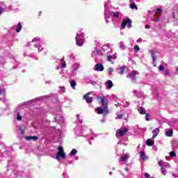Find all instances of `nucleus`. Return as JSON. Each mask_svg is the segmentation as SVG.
Instances as JSON below:
<instances>
[{
	"label": "nucleus",
	"instance_id": "nucleus-1",
	"mask_svg": "<svg viewBox=\"0 0 178 178\" xmlns=\"http://www.w3.org/2000/svg\"><path fill=\"white\" fill-rule=\"evenodd\" d=\"M31 45L35 47V48H38L39 52H41V51L43 49L42 45H44V40L38 37L35 38L32 40V42L26 44L27 47H30Z\"/></svg>",
	"mask_w": 178,
	"mask_h": 178
},
{
	"label": "nucleus",
	"instance_id": "nucleus-2",
	"mask_svg": "<svg viewBox=\"0 0 178 178\" xmlns=\"http://www.w3.org/2000/svg\"><path fill=\"white\" fill-rule=\"evenodd\" d=\"M75 40L78 47H83V44H84V41L86 40V34L83 32V29L77 32Z\"/></svg>",
	"mask_w": 178,
	"mask_h": 178
},
{
	"label": "nucleus",
	"instance_id": "nucleus-3",
	"mask_svg": "<svg viewBox=\"0 0 178 178\" xmlns=\"http://www.w3.org/2000/svg\"><path fill=\"white\" fill-rule=\"evenodd\" d=\"M97 99H100L104 113H106V115H108L109 113V111L108 110V99L105 96H97Z\"/></svg>",
	"mask_w": 178,
	"mask_h": 178
},
{
	"label": "nucleus",
	"instance_id": "nucleus-4",
	"mask_svg": "<svg viewBox=\"0 0 178 178\" xmlns=\"http://www.w3.org/2000/svg\"><path fill=\"white\" fill-rule=\"evenodd\" d=\"M60 158H62V159H65V158H66V154L63 152V147L62 146L58 147V151L56 156V159H57L58 162H60Z\"/></svg>",
	"mask_w": 178,
	"mask_h": 178
},
{
	"label": "nucleus",
	"instance_id": "nucleus-5",
	"mask_svg": "<svg viewBox=\"0 0 178 178\" xmlns=\"http://www.w3.org/2000/svg\"><path fill=\"white\" fill-rule=\"evenodd\" d=\"M126 26H127L128 29H131V19L129 17H126L122 20V23L121 24V29L123 30Z\"/></svg>",
	"mask_w": 178,
	"mask_h": 178
},
{
	"label": "nucleus",
	"instance_id": "nucleus-6",
	"mask_svg": "<svg viewBox=\"0 0 178 178\" xmlns=\"http://www.w3.org/2000/svg\"><path fill=\"white\" fill-rule=\"evenodd\" d=\"M108 5H109V1L104 3V19L106 23H108V19H111V13H108Z\"/></svg>",
	"mask_w": 178,
	"mask_h": 178
},
{
	"label": "nucleus",
	"instance_id": "nucleus-7",
	"mask_svg": "<svg viewBox=\"0 0 178 178\" xmlns=\"http://www.w3.org/2000/svg\"><path fill=\"white\" fill-rule=\"evenodd\" d=\"M128 131L129 130L127 129V127H121L120 129L117 131L115 136L116 137H119V136L120 137H123V136H124V134H126Z\"/></svg>",
	"mask_w": 178,
	"mask_h": 178
},
{
	"label": "nucleus",
	"instance_id": "nucleus-8",
	"mask_svg": "<svg viewBox=\"0 0 178 178\" xmlns=\"http://www.w3.org/2000/svg\"><path fill=\"white\" fill-rule=\"evenodd\" d=\"M104 65L100 63L96 64L93 67V70H95V72H104Z\"/></svg>",
	"mask_w": 178,
	"mask_h": 178
},
{
	"label": "nucleus",
	"instance_id": "nucleus-9",
	"mask_svg": "<svg viewBox=\"0 0 178 178\" xmlns=\"http://www.w3.org/2000/svg\"><path fill=\"white\" fill-rule=\"evenodd\" d=\"M122 19V13L117 11L113 13L112 20H120Z\"/></svg>",
	"mask_w": 178,
	"mask_h": 178
},
{
	"label": "nucleus",
	"instance_id": "nucleus-10",
	"mask_svg": "<svg viewBox=\"0 0 178 178\" xmlns=\"http://www.w3.org/2000/svg\"><path fill=\"white\" fill-rule=\"evenodd\" d=\"M90 94H91V92H89L83 95V99L86 101L87 104H91V102H92V100L94 99L93 97H88V95H90Z\"/></svg>",
	"mask_w": 178,
	"mask_h": 178
},
{
	"label": "nucleus",
	"instance_id": "nucleus-11",
	"mask_svg": "<svg viewBox=\"0 0 178 178\" xmlns=\"http://www.w3.org/2000/svg\"><path fill=\"white\" fill-rule=\"evenodd\" d=\"M137 74H138V72L137 71H132L129 74V77L131 81H134L137 79Z\"/></svg>",
	"mask_w": 178,
	"mask_h": 178
},
{
	"label": "nucleus",
	"instance_id": "nucleus-12",
	"mask_svg": "<svg viewBox=\"0 0 178 178\" xmlns=\"http://www.w3.org/2000/svg\"><path fill=\"white\" fill-rule=\"evenodd\" d=\"M129 158H130V154H129V153H127L125 154H123V156L120 158L119 161L127 162V161H129Z\"/></svg>",
	"mask_w": 178,
	"mask_h": 178
},
{
	"label": "nucleus",
	"instance_id": "nucleus-13",
	"mask_svg": "<svg viewBox=\"0 0 178 178\" xmlns=\"http://www.w3.org/2000/svg\"><path fill=\"white\" fill-rule=\"evenodd\" d=\"M97 55H102V49L96 48L95 51L92 52V58L95 57Z\"/></svg>",
	"mask_w": 178,
	"mask_h": 178
},
{
	"label": "nucleus",
	"instance_id": "nucleus-14",
	"mask_svg": "<svg viewBox=\"0 0 178 178\" xmlns=\"http://www.w3.org/2000/svg\"><path fill=\"white\" fill-rule=\"evenodd\" d=\"M104 86L106 90H111L112 87H113V82L111 80H108L106 82L104 83Z\"/></svg>",
	"mask_w": 178,
	"mask_h": 178
},
{
	"label": "nucleus",
	"instance_id": "nucleus-15",
	"mask_svg": "<svg viewBox=\"0 0 178 178\" xmlns=\"http://www.w3.org/2000/svg\"><path fill=\"white\" fill-rule=\"evenodd\" d=\"M159 131H161V129H159V127L154 129L152 131L153 136H152V138H153V139L155 138V137H156L159 134Z\"/></svg>",
	"mask_w": 178,
	"mask_h": 178
},
{
	"label": "nucleus",
	"instance_id": "nucleus-16",
	"mask_svg": "<svg viewBox=\"0 0 178 178\" xmlns=\"http://www.w3.org/2000/svg\"><path fill=\"white\" fill-rule=\"evenodd\" d=\"M25 139L27 140V141H30L33 140V141H37L38 140V137L37 136H26Z\"/></svg>",
	"mask_w": 178,
	"mask_h": 178
},
{
	"label": "nucleus",
	"instance_id": "nucleus-17",
	"mask_svg": "<svg viewBox=\"0 0 178 178\" xmlns=\"http://www.w3.org/2000/svg\"><path fill=\"white\" fill-rule=\"evenodd\" d=\"M114 59H116V55L107 56V60H108V62H112V60H114Z\"/></svg>",
	"mask_w": 178,
	"mask_h": 178
},
{
	"label": "nucleus",
	"instance_id": "nucleus-18",
	"mask_svg": "<svg viewBox=\"0 0 178 178\" xmlns=\"http://www.w3.org/2000/svg\"><path fill=\"white\" fill-rule=\"evenodd\" d=\"M76 154H77V149H72L71 152L68 154V157L69 156H74V155H76Z\"/></svg>",
	"mask_w": 178,
	"mask_h": 178
},
{
	"label": "nucleus",
	"instance_id": "nucleus-19",
	"mask_svg": "<svg viewBox=\"0 0 178 178\" xmlns=\"http://www.w3.org/2000/svg\"><path fill=\"white\" fill-rule=\"evenodd\" d=\"M146 145H148V147H151L152 145H154V140H151V139H147L146 140Z\"/></svg>",
	"mask_w": 178,
	"mask_h": 178
},
{
	"label": "nucleus",
	"instance_id": "nucleus-20",
	"mask_svg": "<svg viewBox=\"0 0 178 178\" xmlns=\"http://www.w3.org/2000/svg\"><path fill=\"white\" fill-rule=\"evenodd\" d=\"M96 111L99 115H102L104 112H105V110H104V107L102 108H97Z\"/></svg>",
	"mask_w": 178,
	"mask_h": 178
},
{
	"label": "nucleus",
	"instance_id": "nucleus-21",
	"mask_svg": "<svg viewBox=\"0 0 178 178\" xmlns=\"http://www.w3.org/2000/svg\"><path fill=\"white\" fill-rule=\"evenodd\" d=\"M5 12V6H3V3H0V15H2Z\"/></svg>",
	"mask_w": 178,
	"mask_h": 178
},
{
	"label": "nucleus",
	"instance_id": "nucleus-22",
	"mask_svg": "<svg viewBox=\"0 0 178 178\" xmlns=\"http://www.w3.org/2000/svg\"><path fill=\"white\" fill-rule=\"evenodd\" d=\"M151 56L152 58V60H153V65L154 66H156V65L155 64V60H156V58H155V53L152 51H151Z\"/></svg>",
	"mask_w": 178,
	"mask_h": 178
},
{
	"label": "nucleus",
	"instance_id": "nucleus-23",
	"mask_svg": "<svg viewBox=\"0 0 178 178\" xmlns=\"http://www.w3.org/2000/svg\"><path fill=\"white\" fill-rule=\"evenodd\" d=\"M165 135L167 136V137H172V136H173V130H168L165 132Z\"/></svg>",
	"mask_w": 178,
	"mask_h": 178
},
{
	"label": "nucleus",
	"instance_id": "nucleus-24",
	"mask_svg": "<svg viewBox=\"0 0 178 178\" xmlns=\"http://www.w3.org/2000/svg\"><path fill=\"white\" fill-rule=\"evenodd\" d=\"M119 47L120 49H122V51H124V49H126V45H124V43L123 42H120L119 43Z\"/></svg>",
	"mask_w": 178,
	"mask_h": 178
},
{
	"label": "nucleus",
	"instance_id": "nucleus-25",
	"mask_svg": "<svg viewBox=\"0 0 178 178\" xmlns=\"http://www.w3.org/2000/svg\"><path fill=\"white\" fill-rule=\"evenodd\" d=\"M124 69H126V66L122 65V66L120 67V69L119 74H121V75L124 74Z\"/></svg>",
	"mask_w": 178,
	"mask_h": 178
},
{
	"label": "nucleus",
	"instance_id": "nucleus-26",
	"mask_svg": "<svg viewBox=\"0 0 178 178\" xmlns=\"http://www.w3.org/2000/svg\"><path fill=\"white\" fill-rule=\"evenodd\" d=\"M70 86L73 90H76L75 87L77 86V83H76V81L74 80L71 81Z\"/></svg>",
	"mask_w": 178,
	"mask_h": 178
},
{
	"label": "nucleus",
	"instance_id": "nucleus-27",
	"mask_svg": "<svg viewBox=\"0 0 178 178\" xmlns=\"http://www.w3.org/2000/svg\"><path fill=\"white\" fill-rule=\"evenodd\" d=\"M20 31H22V24L19 23L17 25L16 32L17 33H20Z\"/></svg>",
	"mask_w": 178,
	"mask_h": 178
},
{
	"label": "nucleus",
	"instance_id": "nucleus-28",
	"mask_svg": "<svg viewBox=\"0 0 178 178\" xmlns=\"http://www.w3.org/2000/svg\"><path fill=\"white\" fill-rule=\"evenodd\" d=\"M138 112L140 113V115H145V109H144L143 107H140L138 108Z\"/></svg>",
	"mask_w": 178,
	"mask_h": 178
},
{
	"label": "nucleus",
	"instance_id": "nucleus-29",
	"mask_svg": "<svg viewBox=\"0 0 178 178\" xmlns=\"http://www.w3.org/2000/svg\"><path fill=\"white\" fill-rule=\"evenodd\" d=\"M133 92L136 97H141V95H143V93H141V92H138L137 90H134Z\"/></svg>",
	"mask_w": 178,
	"mask_h": 178
},
{
	"label": "nucleus",
	"instance_id": "nucleus-30",
	"mask_svg": "<svg viewBox=\"0 0 178 178\" xmlns=\"http://www.w3.org/2000/svg\"><path fill=\"white\" fill-rule=\"evenodd\" d=\"M140 158L141 159L145 160L147 159V156H145V152L144 151L140 152Z\"/></svg>",
	"mask_w": 178,
	"mask_h": 178
},
{
	"label": "nucleus",
	"instance_id": "nucleus-31",
	"mask_svg": "<svg viewBox=\"0 0 178 178\" xmlns=\"http://www.w3.org/2000/svg\"><path fill=\"white\" fill-rule=\"evenodd\" d=\"M107 72L108 76H112V73H113V68H112L111 67H108Z\"/></svg>",
	"mask_w": 178,
	"mask_h": 178
},
{
	"label": "nucleus",
	"instance_id": "nucleus-32",
	"mask_svg": "<svg viewBox=\"0 0 178 178\" xmlns=\"http://www.w3.org/2000/svg\"><path fill=\"white\" fill-rule=\"evenodd\" d=\"M131 9H136L137 10L138 8L137 7V5H136L134 3H132L130 4Z\"/></svg>",
	"mask_w": 178,
	"mask_h": 178
},
{
	"label": "nucleus",
	"instance_id": "nucleus-33",
	"mask_svg": "<svg viewBox=\"0 0 178 178\" xmlns=\"http://www.w3.org/2000/svg\"><path fill=\"white\" fill-rule=\"evenodd\" d=\"M163 168H170V164L169 163L164 162L163 163Z\"/></svg>",
	"mask_w": 178,
	"mask_h": 178
},
{
	"label": "nucleus",
	"instance_id": "nucleus-34",
	"mask_svg": "<svg viewBox=\"0 0 178 178\" xmlns=\"http://www.w3.org/2000/svg\"><path fill=\"white\" fill-rule=\"evenodd\" d=\"M159 72H163V70H165V67H163L162 65H159Z\"/></svg>",
	"mask_w": 178,
	"mask_h": 178
},
{
	"label": "nucleus",
	"instance_id": "nucleus-35",
	"mask_svg": "<svg viewBox=\"0 0 178 178\" xmlns=\"http://www.w3.org/2000/svg\"><path fill=\"white\" fill-rule=\"evenodd\" d=\"M161 173L165 176L166 175V170L165 169V168L162 167L161 168Z\"/></svg>",
	"mask_w": 178,
	"mask_h": 178
},
{
	"label": "nucleus",
	"instance_id": "nucleus-36",
	"mask_svg": "<svg viewBox=\"0 0 178 178\" xmlns=\"http://www.w3.org/2000/svg\"><path fill=\"white\" fill-rule=\"evenodd\" d=\"M134 51H136V52H138V51H140V47H138V45H135L134 47Z\"/></svg>",
	"mask_w": 178,
	"mask_h": 178
},
{
	"label": "nucleus",
	"instance_id": "nucleus-37",
	"mask_svg": "<svg viewBox=\"0 0 178 178\" xmlns=\"http://www.w3.org/2000/svg\"><path fill=\"white\" fill-rule=\"evenodd\" d=\"M55 122L59 123V122H63V118H60V120L58 119V117L54 118Z\"/></svg>",
	"mask_w": 178,
	"mask_h": 178
},
{
	"label": "nucleus",
	"instance_id": "nucleus-38",
	"mask_svg": "<svg viewBox=\"0 0 178 178\" xmlns=\"http://www.w3.org/2000/svg\"><path fill=\"white\" fill-rule=\"evenodd\" d=\"M170 156L171 158H173V157L176 156V152H170Z\"/></svg>",
	"mask_w": 178,
	"mask_h": 178
},
{
	"label": "nucleus",
	"instance_id": "nucleus-39",
	"mask_svg": "<svg viewBox=\"0 0 178 178\" xmlns=\"http://www.w3.org/2000/svg\"><path fill=\"white\" fill-rule=\"evenodd\" d=\"M106 49H110V51H112V49H111V47H109V44L104 46L102 49L104 50Z\"/></svg>",
	"mask_w": 178,
	"mask_h": 178
},
{
	"label": "nucleus",
	"instance_id": "nucleus-40",
	"mask_svg": "<svg viewBox=\"0 0 178 178\" xmlns=\"http://www.w3.org/2000/svg\"><path fill=\"white\" fill-rule=\"evenodd\" d=\"M22 115H20V114L19 113H17V120H22Z\"/></svg>",
	"mask_w": 178,
	"mask_h": 178
},
{
	"label": "nucleus",
	"instance_id": "nucleus-41",
	"mask_svg": "<svg viewBox=\"0 0 178 178\" xmlns=\"http://www.w3.org/2000/svg\"><path fill=\"white\" fill-rule=\"evenodd\" d=\"M115 119H123V114H118Z\"/></svg>",
	"mask_w": 178,
	"mask_h": 178
},
{
	"label": "nucleus",
	"instance_id": "nucleus-42",
	"mask_svg": "<svg viewBox=\"0 0 178 178\" xmlns=\"http://www.w3.org/2000/svg\"><path fill=\"white\" fill-rule=\"evenodd\" d=\"M152 94H154V95H155L156 97H158V91L155 89L153 90L152 91Z\"/></svg>",
	"mask_w": 178,
	"mask_h": 178
},
{
	"label": "nucleus",
	"instance_id": "nucleus-43",
	"mask_svg": "<svg viewBox=\"0 0 178 178\" xmlns=\"http://www.w3.org/2000/svg\"><path fill=\"white\" fill-rule=\"evenodd\" d=\"M145 120H147V122H149V114L147 113L145 115Z\"/></svg>",
	"mask_w": 178,
	"mask_h": 178
},
{
	"label": "nucleus",
	"instance_id": "nucleus-44",
	"mask_svg": "<svg viewBox=\"0 0 178 178\" xmlns=\"http://www.w3.org/2000/svg\"><path fill=\"white\" fill-rule=\"evenodd\" d=\"M3 148V146L2 145H0V149H2ZM3 156V154L2 153V151L0 150V157Z\"/></svg>",
	"mask_w": 178,
	"mask_h": 178
},
{
	"label": "nucleus",
	"instance_id": "nucleus-45",
	"mask_svg": "<svg viewBox=\"0 0 178 178\" xmlns=\"http://www.w3.org/2000/svg\"><path fill=\"white\" fill-rule=\"evenodd\" d=\"M156 13H162V9L161 8H156Z\"/></svg>",
	"mask_w": 178,
	"mask_h": 178
},
{
	"label": "nucleus",
	"instance_id": "nucleus-46",
	"mask_svg": "<svg viewBox=\"0 0 178 178\" xmlns=\"http://www.w3.org/2000/svg\"><path fill=\"white\" fill-rule=\"evenodd\" d=\"M158 164L161 166V168H163V162L162 161H159Z\"/></svg>",
	"mask_w": 178,
	"mask_h": 178
},
{
	"label": "nucleus",
	"instance_id": "nucleus-47",
	"mask_svg": "<svg viewBox=\"0 0 178 178\" xmlns=\"http://www.w3.org/2000/svg\"><path fill=\"white\" fill-rule=\"evenodd\" d=\"M74 70H77V69H79V64H74Z\"/></svg>",
	"mask_w": 178,
	"mask_h": 178
},
{
	"label": "nucleus",
	"instance_id": "nucleus-48",
	"mask_svg": "<svg viewBox=\"0 0 178 178\" xmlns=\"http://www.w3.org/2000/svg\"><path fill=\"white\" fill-rule=\"evenodd\" d=\"M61 67H63V68L66 67V63H65V62L62 63Z\"/></svg>",
	"mask_w": 178,
	"mask_h": 178
},
{
	"label": "nucleus",
	"instance_id": "nucleus-49",
	"mask_svg": "<svg viewBox=\"0 0 178 178\" xmlns=\"http://www.w3.org/2000/svg\"><path fill=\"white\" fill-rule=\"evenodd\" d=\"M63 176L64 178H69V176L66 175V172H63Z\"/></svg>",
	"mask_w": 178,
	"mask_h": 178
},
{
	"label": "nucleus",
	"instance_id": "nucleus-50",
	"mask_svg": "<svg viewBox=\"0 0 178 178\" xmlns=\"http://www.w3.org/2000/svg\"><path fill=\"white\" fill-rule=\"evenodd\" d=\"M76 118H77V120L80 122V123H83V121L81 120H80V119H79V118H80V115H76Z\"/></svg>",
	"mask_w": 178,
	"mask_h": 178
},
{
	"label": "nucleus",
	"instance_id": "nucleus-51",
	"mask_svg": "<svg viewBox=\"0 0 178 178\" xmlns=\"http://www.w3.org/2000/svg\"><path fill=\"white\" fill-rule=\"evenodd\" d=\"M170 72H169L168 70H166L165 72V76H168V74H169Z\"/></svg>",
	"mask_w": 178,
	"mask_h": 178
},
{
	"label": "nucleus",
	"instance_id": "nucleus-52",
	"mask_svg": "<svg viewBox=\"0 0 178 178\" xmlns=\"http://www.w3.org/2000/svg\"><path fill=\"white\" fill-rule=\"evenodd\" d=\"M19 130H20L21 134H24V129L20 128Z\"/></svg>",
	"mask_w": 178,
	"mask_h": 178
},
{
	"label": "nucleus",
	"instance_id": "nucleus-53",
	"mask_svg": "<svg viewBox=\"0 0 178 178\" xmlns=\"http://www.w3.org/2000/svg\"><path fill=\"white\" fill-rule=\"evenodd\" d=\"M136 42H143V39L138 38V39L136 40Z\"/></svg>",
	"mask_w": 178,
	"mask_h": 178
},
{
	"label": "nucleus",
	"instance_id": "nucleus-54",
	"mask_svg": "<svg viewBox=\"0 0 178 178\" xmlns=\"http://www.w3.org/2000/svg\"><path fill=\"white\" fill-rule=\"evenodd\" d=\"M145 177H146L147 178H149V174H148V173H145Z\"/></svg>",
	"mask_w": 178,
	"mask_h": 178
},
{
	"label": "nucleus",
	"instance_id": "nucleus-55",
	"mask_svg": "<svg viewBox=\"0 0 178 178\" xmlns=\"http://www.w3.org/2000/svg\"><path fill=\"white\" fill-rule=\"evenodd\" d=\"M91 84H92V86H95V85L97 84V82H95V81H92V82H91Z\"/></svg>",
	"mask_w": 178,
	"mask_h": 178
},
{
	"label": "nucleus",
	"instance_id": "nucleus-56",
	"mask_svg": "<svg viewBox=\"0 0 178 178\" xmlns=\"http://www.w3.org/2000/svg\"><path fill=\"white\" fill-rule=\"evenodd\" d=\"M70 58H71V59H74V55L71 54V55H70Z\"/></svg>",
	"mask_w": 178,
	"mask_h": 178
},
{
	"label": "nucleus",
	"instance_id": "nucleus-57",
	"mask_svg": "<svg viewBox=\"0 0 178 178\" xmlns=\"http://www.w3.org/2000/svg\"><path fill=\"white\" fill-rule=\"evenodd\" d=\"M161 21V18L158 17L157 19H155V22H160Z\"/></svg>",
	"mask_w": 178,
	"mask_h": 178
},
{
	"label": "nucleus",
	"instance_id": "nucleus-58",
	"mask_svg": "<svg viewBox=\"0 0 178 178\" xmlns=\"http://www.w3.org/2000/svg\"><path fill=\"white\" fill-rule=\"evenodd\" d=\"M130 3H134V0H129Z\"/></svg>",
	"mask_w": 178,
	"mask_h": 178
},
{
	"label": "nucleus",
	"instance_id": "nucleus-59",
	"mask_svg": "<svg viewBox=\"0 0 178 178\" xmlns=\"http://www.w3.org/2000/svg\"><path fill=\"white\" fill-rule=\"evenodd\" d=\"M101 122H102V123H105V118L102 119V120H101Z\"/></svg>",
	"mask_w": 178,
	"mask_h": 178
},
{
	"label": "nucleus",
	"instance_id": "nucleus-60",
	"mask_svg": "<svg viewBox=\"0 0 178 178\" xmlns=\"http://www.w3.org/2000/svg\"><path fill=\"white\" fill-rule=\"evenodd\" d=\"M0 115H2V109L0 108Z\"/></svg>",
	"mask_w": 178,
	"mask_h": 178
},
{
	"label": "nucleus",
	"instance_id": "nucleus-61",
	"mask_svg": "<svg viewBox=\"0 0 178 178\" xmlns=\"http://www.w3.org/2000/svg\"><path fill=\"white\" fill-rule=\"evenodd\" d=\"M172 17H173L174 19L175 18V13H172Z\"/></svg>",
	"mask_w": 178,
	"mask_h": 178
},
{
	"label": "nucleus",
	"instance_id": "nucleus-62",
	"mask_svg": "<svg viewBox=\"0 0 178 178\" xmlns=\"http://www.w3.org/2000/svg\"><path fill=\"white\" fill-rule=\"evenodd\" d=\"M126 172H129V168H125Z\"/></svg>",
	"mask_w": 178,
	"mask_h": 178
},
{
	"label": "nucleus",
	"instance_id": "nucleus-63",
	"mask_svg": "<svg viewBox=\"0 0 178 178\" xmlns=\"http://www.w3.org/2000/svg\"><path fill=\"white\" fill-rule=\"evenodd\" d=\"M2 93V89L0 88V95Z\"/></svg>",
	"mask_w": 178,
	"mask_h": 178
},
{
	"label": "nucleus",
	"instance_id": "nucleus-64",
	"mask_svg": "<svg viewBox=\"0 0 178 178\" xmlns=\"http://www.w3.org/2000/svg\"><path fill=\"white\" fill-rule=\"evenodd\" d=\"M172 176H173V177H176V175H175V174L172 175Z\"/></svg>",
	"mask_w": 178,
	"mask_h": 178
}]
</instances>
